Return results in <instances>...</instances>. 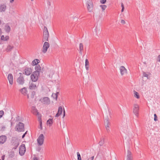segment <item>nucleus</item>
Listing matches in <instances>:
<instances>
[{"label":"nucleus","instance_id":"1","mask_svg":"<svg viewBox=\"0 0 160 160\" xmlns=\"http://www.w3.org/2000/svg\"><path fill=\"white\" fill-rule=\"evenodd\" d=\"M47 77L48 78L52 79L55 82L59 81V76L55 72L53 69L48 70L47 73Z\"/></svg>","mask_w":160,"mask_h":160},{"label":"nucleus","instance_id":"2","mask_svg":"<svg viewBox=\"0 0 160 160\" xmlns=\"http://www.w3.org/2000/svg\"><path fill=\"white\" fill-rule=\"evenodd\" d=\"M86 5L88 12L91 13L93 12L94 4L92 0H87Z\"/></svg>","mask_w":160,"mask_h":160},{"label":"nucleus","instance_id":"3","mask_svg":"<svg viewBox=\"0 0 160 160\" xmlns=\"http://www.w3.org/2000/svg\"><path fill=\"white\" fill-rule=\"evenodd\" d=\"M40 75V73L37 72H33L31 75V78L33 82L37 81Z\"/></svg>","mask_w":160,"mask_h":160},{"label":"nucleus","instance_id":"4","mask_svg":"<svg viewBox=\"0 0 160 160\" xmlns=\"http://www.w3.org/2000/svg\"><path fill=\"white\" fill-rule=\"evenodd\" d=\"M139 106L137 104H135L133 105V112L135 116L138 117L139 115Z\"/></svg>","mask_w":160,"mask_h":160},{"label":"nucleus","instance_id":"5","mask_svg":"<svg viewBox=\"0 0 160 160\" xmlns=\"http://www.w3.org/2000/svg\"><path fill=\"white\" fill-rule=\"evenodd\" d=\"M15 129L16 131L22 132L24 130V125L21 122H19L16 126Z\"/></svg>","mask_w":160,"mask_h":160},{"label":"nucleus","instance_id":"6","mask_svg":"<svg viewBox=\"0 0 160 160\" xmlns=\"http://www.w3.org/2000/svg\"><path fill=\"white\" fill-rule=\"evenodd\" d=\"M50 45L48 42H45L43 44L42 50V52L43 54L45 53L47 51L48 49L49 48Z\"/></svg>","mask_w":160,"mask_h":160},{"label":"nucleus","instance_id":"7","mask_svg":"<svg viewBox=\"0 0 160 160\" xmlns=\"http://www.w3.org/2000/svg\"><path fill=\"white\" fill-rule=\"evenodd\" d=\"M40 101L44 104H48L50 103V99L47 97L41 98Z\"/></svg>","mask_w":160,"mask_h":160},{"label":"nucleus","instance_id":"8","mask_svg":"<svg viewBox=\"0 0 160 160\" xmlns=\"http://www.w3.org/2000/svg\"><path fill=\"white\" fill-rule=\"evenodd\" d=\"M44 141V137L42 134H40L37 139L38 144L39 145H41L43 143Z\"/></svg>","mask_w":160,"mask_h":160},{"label":"nucleus","instance_id":"9","mask_svg":"<svg viewBox=\"0 0 160 160\" xmlns=\"http://www.w3.org/2000/svg\"><path fill=\"white\" fill-rule=\"evenodd\" d=\"M26 151V148L24 144H22L19 149V153L21 155H23L24 154Z\"/></svg>","mask_w":160,"mask_h":160},{"label":"nucleus","instance_id":"10","mask_svg":"<svg viewBox=\"0 0 160 160\" xmlns=\"http://www.w3.org/2000/svg\"><path fill=\"white\" fill-rule=\"evenodd\" d=\"M32 68L27 67L24 70L23 74L27 76H29L32 73Z\"/></svg>","mask_w":160,"mask_h":160},{"label":"nucleus","instance_id":"11","mask_svg":"<svg viewBox=\"0 0 160 160\" xmlns=\"http://www.w3.org/2000/svg\"><path fill=\"white\" fill-rule=\"evenodd\" d=\"M120 73L121 75L123 76L127 73V69L123 66H121L119 68Z\"/></svg>","mask_w":160,"mask_h":160},{"label":"nucleus","instance_id":"12","mask_svg":"<svg viewBox=\"0 0 160 160\" xmlns=\"http://www.w3.org/2000/svg\"><path fill=\"white\" fill-rule=\"evenodd\" d=\"M37 88L36 84L32 82H30L29 84V88L30 90H34Z\"/></svg>","mask_w":160,"mask_h":160},{"label":"nucleus","instance_id":"13","mask_svg":"<svg viewBox=\"0 0 160 160\" xmlns=\"http://www.w3.org/2000/svg\"><path fill=\"white\" fill-rule=\"evenodd\" d=\"M126 160H133V157L132 152L128 150L127 152Z\"/></svg>","mask_w":160,"mask_h":160},{"label":"nucleus","instance_id":"14","mask_svg":"<svg viewBox=\"0 0 160 160\" xmlns=\"http://www.w3.org/2000/svg\"><path fill=\"white\" fill-rule=\"evenodd\" d=\"M49 36V33L48 30L46 29L44 30L43 32V38L45 40L47 41L48 40Z\"/></svg>","mask_w":160,"mask_h":160},{"label":"nucleus","instance_id":"15","mask_svg":"<svg viewBox=\"0 0 160 160\" xmlns=\"http://www.w3.org/2000/svg\"><path fill=\"white\" fill-rule=\"evenodd\" d=\"M20 92L22 95H27L28 91L26 88L24 87L19 90Z\"/></svg>","mask_w":160,"mask_h":160},{"label":"nucleus","instance_id":"16","mask_svg":"<svg viewBox=\"0 0 160 160\" xmlns=\"http://www.w3.org/2000/svg\"><path fill=\"white\" fill-rule=\"evenodd\" d=\"M7 8V6L4 4H2L0 5V12H5Z\"/></svg>","mask_w":160,"mask_h":160},{"label":"nucleus","instance_id":"17","mask_svg":"<svg viewBox=\"0 0 160 160\" xmlns=\"http://www.w3.org/2000/svg\"><path fill=\"white\" fill-rule=\"evenodd\" d=\"M8 78L10 84L12 85L13 83V77L12 74H9Z\"/></svg>","mask_w":160,"mask_h":160},{"label":"nucleus","instance_id":"18","mask_svg":"<svg viewBox=\"0 0 160 160\" xmlns=\"http://www.w3.org/2000/svg\"><path fill=\"white\" fill-rule=\"evenodd\" d=\"M104 124L107 130H109V125L110 123L108 120V119H106L104 121Z\"/></svg>","mask_w":160,"mask_h":160},{"label":"nucleus","instance_id":"19","mask_svg":"<svg viewBox=\"0 0 160 160\" xmlns=\"http://www.w3.org/2000/svg\"><path fill=\"white\" fill-rule=\"evenodd\" d=\"M62 112V108L61 106H60L58 108V113L55 116L56 117H58L61 114Z\"/></svg>","mask_w":160,"mask_h":160},{"label":"nucleus","instance_id":"20","mask_svg":"<svg viewBox=\"0 0 160 160\" xmlns=\"http://www.w3.org/2000/svg\"><path fill=\"white\" fill-rule=\"evenodd\" d=\"M133 96L134 98L137 99H139L140 98V95L139 93L135 90L133 91Z\"/></svg>","mask_w":160,"mask_h":160},{"label":"nucleus","instance_id":"21","mask_svg":"<svg viewBox=\"0 0 160 160\" xmlns=\"http://www.w3.org/2000/svg\"><path fill=\"white\" fill-rule=\"evenodd\" d=\"M6 137L5 136H0V143L3 144L4 143L6 142Z\"/></svg>","mask_w":160,"mask_h":160},{"label":"nucleus","instance_id":"22","mask_svg":"<svg viewBox=\"0 0 160 160\" xmlns=\"http://www.w3.org/2000/svg\"><path fill=\"white\" fill-rule=\"evenodd\" d=\"M116 62L118 63L122 62L123 60L122 57L121 56H118L116 58Z\"/></svg>","mask_w":160,"mask_h":160},{"label":"nucleus","instance_id":"23","mask_svg":"<svg viewBox=\"0 0 160 160\" xmlns=\"http://www.w3.org/2000/svg\"><path fill=\"white\" fill-rule=\"evenodd\" d=\"M39 62L40 61L39 60L36 59L32 61L31 63V65L32 66H36L39 63Z\"/></svg>","mask_w":160,"mask_h":160},{"label":"nucleus","instance_id":"24","mask_svg":"<svg viewBox=\"0 0 160 160\" xmlns=\"http://www.w3.org/2000/svg\"><path fill=\"white\" fill-rule=\"evenodd\" d=\"M32 113L35 115L38 116V118L40 117V116H41L40 114H39L38 112L37 111V110L34 107H33L32 108Z\"/></svg>","mask_w":160,"mask_h":160},{"label":"nucleus","instance_id":"25","mask_svg":"<svg viewBox=\"0 0 160 160\" xmlns=\"http://www.w3.org/2000/svg\"><path fill=\"white\" fill-rule=\"evenodd\" d=\"M17 82L19 84H22L24 83V78L22 77H19L18 79Z\"/></svg>","mask_w":160,"mask_h":160},{"label":"nucleus","instance_id":"26","mask_svg":"<svg viewBox=\"0 0 160 160\" xmlns=\"http://www.w3.org/2000/svg\"><path fill=\"white\" fill-rule=\"evenodd\" d=\"M35 71L34 72H37L40 73V72L41 71V67L39 65H37L35 67Z\"/></svg>","mask_w":160,"mask_h":160},{"label":"nucleus","instance_id":"27","mask_svg":"<svg viewBox=\"0 0 160 160\" xmlns=\"http://www.w3.org/2000/svg\"><path fill=\"white\" fill-rule=\"evenodd\" d=\"M85 67L86 70L88 71L89 69V62L87 59H86L85 61Z\"/></svg>","mask_w":160,"mask_h":160},{"label":"nucleus","instance_id":"28","mask_svg":"<svg viewBox=\"0 0 160 160\" xmlns=\"http://www.w3.org/2000/svg\"><path fill=\"white\" fill-rule=\"evenodd\" d=\"M9 38V37L8 36H4L3 35L1 36V39L3 41H5L8 40Z\"/></svg>","mask_w":160,"mask_h":160},{"label":"nucleus","instance_id":"29","mask_svg":"<svg viewBox=\"0 0 160 160\" xmlns=\"http://www.w3.org/2000/svg\"><path fill=\"white\" fill-rule=\"evenodd\" d=\"M53 123V119L50 118L49 119L47 122V124L48 126L51 127Z\"/></svg>","mask_w":160,"mask_h":160},{"label":"nucleus","instance_id":"30","mask_svg":"<svg viewBox=\"0 0 160 160\" xmlns=\"http://www.w3.org/2000/svg\"><path fill=\"white\" fill-rule=\"evenodd\" d=\"M58 94V92H56L55 93H53L52 94V97L55 101L57 100Z\"/></svg>","mask_w":160,"mask_h":160},{"label":"nucleus","instance_id":"31","mask_svg":"<svg viewBox=\"0 0 160 160\" xmlns=\"http://www.w3.org/2000/svg\"><path fill=\"white\" fill-rule=\"evenodd\" d=\"M38 121H39L40 123L39 128H40L41 130H42V120L41 119V116H40V117L38 118Z\"/></svg>","mask_w":160,"mask_h":160},{"label":"nucleus","instance_id":"32","mask_svg":"<svg viewBox=\"0 0 160 160\" xmlns=\"http://www.w3.org/2000/svg\"><path fill=\"white\" fill-rule=\"evenodd\" d=\"M104 142H105V139L103 138H102L101 139V140L99 143V145L101 146H102L104 144Z\"/></svg>","mask_w":160,"mask_h":160},{"label":"nucleus","instance_id":"33","mask_svg":"<svg viewBox=\"0 0 160 160\" xmlns=\"http://www.w3.org/2000/svg\"><path fill=\"white\" fill-rule=\"evenodd\" d=\"M100 7L101 8V9H102V11L103 12L107 8V6L106 5H100Z\"/></svg>","mask_w":160,"mask_h":160},{"label":"nucleus","instance_id":"34","mask_svg":"<svg viewBox=\"0 0 160 160\" xmlns=\"http://www.w3.org/2000/svg\"><path fill=\"white\" fill-rule=\"evenodd\" d=\"M4 29L6 32H9L10 30V28L9 26L7 25L5 26Z\"/></svg>","mask_w":160,"mask_h":160},{"label":"nucleus","instance_id":"35","mask_svg":"<svg viewBox=\"0 0 160 160\" xmlns=\"http://www.w3.org/2000/svg\"><path fill=\"white\" fill-rule=\"evenodd\" d=\"M79 48L80 52L81 53L82 51L83 50V46L82 43H80L79 45Z\"/></svg>","mask_w":160,"mask_h":160},{"label":"nucleus","instance_id":"36","mask_svg":"<svg viewBox=\"0 0 160 160\" xmlns=\"http://www.w3.org/2000/svg\"><path fill=\"white\" fill-rule=\"evenodd\" d=\"M77 155L78 157V160H82L80 155L79 152H77Z\"/></svg>","mask_w":160,"mask_h":160},{"label":"nucleus","instance_id":"37","mask_svg":"<svg viewBox=\"0 0 160 160\" xmlns=\"http://www.w3.org/2000/svg\"><path fill=\"white\" fill-rule=\"evenodd\" d=\"M4 112L2 110L0 111V119L3 116Z\"/></svg>","mask_w":160,"mask_h":160},{"label":"nucleus","instance_id":"38","mask_svg":"<svg viewBox=\"0 0 160 160\" xmlns=\"http://www.w3.org/2000/svg\"><path fill=\"white\" fill-rule=\"evenodd\" d=\"M107 0H100V3L102 4H104L106 2Z\"/></svg>","mask_w":160,"mask_h":160},{"label":"nucleus","instance_id":"39","mask_svg":"<svg viewBox=\"0 0 160 160\" xmlns=\"http://www.w3.org/2000/svg\"><path fill=\"white\" fill-rule=\"evenodd\" d=\"M154 120L155 121H157L158 120L157 117V115L156 114H154Z\"/></svg>","mask_w":160,"mask_h":160},{"label":"nucleus","instance_id":"40","mask_svg":"<svg viewBox=\"0 0 160 160\" xmlns=\"http://www.w3.org/2000/svg\"><path fill=\"white\" fill-rule=\"evenodd\" d=\"M121 7L122 8V9L121 11L122 12L123 11L124 9V6L123 4V3H121Z\"/></svg>","mask_w":160,"mask_h":160},{"label":"nucleus","instance_id":"41","mask_svg":"<svg viewBox=\"0 0 160 160\" xmlns=\"http://www.w3.org/2000/svg\"><path fill=\"white\" fill-rule=\"evenodd\" d=\"M94 158V156H93L88 158L87 160H93Z\"/></svg>","mask_w":160,"mask_h":160},{"label":"nucleus","instance_id":"42","mask_svg":"<svg viewBox=\"0 0 160 160\" xmlns=\"http://www.w3.org/2000/svg\"><path fill=\"white\" fill-rule=\"evenodd\" d=\"M157 59L158 61L160 62V55L158 56Z\"/></svg>","mask_w":160,"mask_h":160},{"label":"nucleus","instance_id":"43","mask_svg":"<svg viewBox=\"0 0 160 160\" xmlns=\"http://www.w3.org/2000/svg\"><path fill=\"white\" fill-rule=\"evenodd\" d=\"M15 0H9V2L10 3H13Z\"/></svg>","mask_w":160,"mask_h":160},{"label":"nucleus","instance_id":"44","mask_svg":"<svg viewBox=\"0 0 160 160\" xmlns=\"http://www.w3.org/2000/svg\"><path fill=\"white\" fill-rule=\"evenodd\" d=\"M121 23H122L125 24V22L123 20H122L121 21Z\"/></svg>","mask_w":160,"mask_h":160},{"label":"nucleus","instance_id":"45","mask_svg":"<svg viewBox=\"0 0 160 160\" xmlns=\"http://www.w3.org/2000/svg\"><path fill=\"white\" fill-rule=\"evenodd\" d=\"M4 155H3L1 157L2 160H4Z\"/></svg>","mask_w":160,"mask_h":160},{"label":"nucleus","instance_id":"46","mask_svg":"<svg viewBox=\"0 0 160 160\" xmlns=\"http://www.w3.org/2000/svg\"><path fill=\"white\" fill-rule=\"evenodd\" d=\"M26 133H27V132H26L25 133H24V134H23V135L22 136V138H24V137H25V134H26Z\"/></svg>","mask_w":160,"mask_h":160},{"label":"nucleus","instance_id":"47","mask_svg":"<svg viewBox=\"0 0 160 160\" xmlns=\"http://www.w3.org/2000/svg\"><path fill=\"white\" fill-rule=\"evenodd\" d=\"M65 110H64L63 111V118L65 116Z\"/></svg>","mask_w":160,"mask_h":160},{"label":"nucleus","instance_id":"48","mask_svg":"<svg viewBox=\"0 0 160 160\" xmlns=\"http://www.w3.org/2000/svg\"><path fill=\"white\" fill-rule=\"evenodd\" d=\"M33 160H38V159L36 157H34L33 158Z\"/></svg>","mask_w":160,"mask_h":160},{"label":"nucleus","instance_id":"49","mask_svg":"<svg viewBox=\"0 0 160 160\" xmlns=\"http://www.w3.org/2000/svg\"><path fill=\"white\" fill-rule=\"evenodd\" d=\"M18 145H19V143H18V142H17V143H16V147H17L18 146Z\"/></svg>","mask_w":160,"mask_h":160},{"label":"nucleus","instance_id":"50","mask_svg":"<svg viewBox=\"0 0 160 160\" xmlns=\"http://www.w3.org/2000/svg\"><path fill=\"white\" fill-rule=\"evenodd\" d=\"M27 98L28 99H29L30 98L28 95H27Z\"/></svg>","mask_w":160,"mask_h":160},{"label":"nucleus","instance_id":"51","mask_svg":"<svg viewBox=\"0 0 160 160\" xmlns=\"http://www.w3.org/2000/svg\"><path fill=\"white\" fill-rule=\"evenodd\" d=\"M2 33V30L0 28V35Z\"/></svg>","mask_w":160,"mask_h":160},{"label":"nucleus","instance_id":"52","mask_svg":"<svg viewBox=\"0 0 160 160\" xmlns=\"http://www.w3.org/2000/svg\"><path fill=\"white\" fill-rule=\"evenodd\" d=\"M144 76H145V77H146V76H147V74H145V75H144Z\"/></svg>","mask_w":160,"mask_h":160},{"label":"nucleus","instance_id":"53","mask_svg":"<svg viewBox=\"0 0 160 160\" xmlns=\"http://www.w3.org/2000/svg\"><path fill=\"white\" fill-rule=\"evenodd\" d=\"M1 20H0V25L1 24Z\"/></svg>","mask_w":160,"mask_h":160},{"label":"nucleus","instance_id":"54","mask_svg":"<svg viewBox=\"0 0 160 160\" xmlns=\"http://www.w3.org/2000/svg\"><path fill=\"white\" fill-rule=\"evenodd\" d=\"M33 96H32V97H31V98H33Z\"/></svg>","mask_w":160,"mask_h":160},{"label":"nucleus","instance_id":"55","mask_svg":"<svg viewBox=\"0 0 160 160\" xmlns=\"http://www.w3.org/2000/svg\"><path fill=\"white\" fill-rule=\"evenodd\" d=\"M32 1H33V0H31Z\"/></svg>","mask_w":160,"mask_h":160}]
</instances>
